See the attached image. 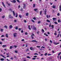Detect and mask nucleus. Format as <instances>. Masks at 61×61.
<instances>
[{"label": "nucleus", "mask_w": 61, "mask_h": 61, "mask_svg": "<svg viewBox=\"0 0 61 61\" xmlns=\"http://www.w3.org/2000/svg\"><path fill=\"white\" fill-rule=\"evenodd\" d=\"M10 2H11L12 3H16V1L14 0H13L12 1L10 0Z\"/></svg>", "instance_id": "f257e3e1"}, {"label": "nucleus", "mask_w": 61, "mask_h": 61, "mask_svg": "<svg viewBox=\"0 0 61 61\" xmlns=\"http://www.w3.org/2000/svg\"><path fill=\"white\" fill-rule=\"evenodd\" d=\"M9 17L10 18V19H13V17L11 16V15H10L9 16Z\"/></svg>", "instance_id": "f03ea898"}, {"label": "nucleus", "mask_w": 61, "mask_h": 61, "mask_svg": "<svg viewBox=\"0 0 61 61\" xmlns=\"http://www.w3.org/2000/svg\"><path fill=\"white\" fill-rule=\"evenodd\" d=\"M2 5L3 6V7H4L5 8V4H4V3H3V2H2Z\"/></svg>", "instance_id": "7ed1b4c3"}, {"label": "nucleus", "mask_w": 61, "mask_h": 61, "mask_svg": "<svg viewBox=\"0 0 61 61\" xmlns=\"http://www.w3.org/2000/svg\"><path fill=\"white\" fill-rule=\"evenodd\" d=\"M16 35H17L16 33H13V36L14 37H16L17 36H16Z\"/></svg>", "instance_id": "20e7f679"}, {"label": "nucleus", "mask_w": 61, "mask_h": 61, "mask_svg": "<svg viewBox=\"0 0 61 61\" xmlns=\"http://www.w3.org/2000/svg\"><path fill=\"white\" fill-rule=\"evenodd\" d=\"M30 50L33 51L34 50V48L32 47H30Z\"/></svg>", "instance_id": "39448f33"}, {"label": "nucleus", "mask_w": 61, "mask_h": 61, "mask_svg": "<svg viewBox=\"0 0 61 61\" xmlns=\"http://www.w3.org/2000/svg\"><path fill=\"white\" fill-rule=\"evenodd\" d=\"M33 30H36V27H33V28L32 29Z\"/></svg>", "instance_id": "423d86ee"}, {"label": "nucleus", "mask_w": 61, "mask_h": 61, "mask_svg": "<svg viewBox=\"0 0 61 61\" xmlns=\"http://www.w3.org/2000/svg\"><path fill=\"white\" fill-rule=\"evenodd\" d=\"M46 17H47V18L48 19V18H49L48 16V15H46ZM49 18H50V15H49Z\"/></svg>", "instance_id": "0eeeda50"}, {"label": "nucleus", "mask_w": 61, "mask_h": 61, "mask_svg": "<svg viewBox=\"0 0 61 61\" xmlns=\"http://www.w3.org/2000/svg\"><path fill=\"white\" fill-rule=\"evenodd\" d=\"M23 5H24V6H23V9H24V8H25L26 7H25V4H23Z\"/></svg>", "instance_id": "6e6552de"}, {"label": "nucleus", "mask_w": 61, "mask_h": 61, "mask_svg": "<svg viewBox=\"0 0 61 61\" xmlns=\"http://www.w3.org/2000/svg\"><path fill=\"white\" fill-rule=\"evenodd\" d=\"M32 42H35L36 43L38 42V41L36 40H32Z\"/></svg>", "instance_id": "1a4fd4ad"}, {"label": "nucleus", "mask_w": 61, "mask_h": 61, "mask_svg": "<svg viewBox=\"0 0 61 61\" xmlns=\"http://www.w3.org/2000/svg\"><path fill=\"white\" fill-rule=\"evenodd\" d=\"M59 10L60 11H61V5H60L59 6Z\"/></svg>", "instance_id": "9d476101"}, {"label": "nucleus", "mask_w": 61, "mask_h": 61, "mask_svg": "<svg viewBox=\"0 0 61 61\" xmlns=\"http://www.w3.org/2000/svg\"><path fill=\"white\" fill-rule=\"evenodd\" d=\"M12 12L13 13V15L14 16H15V12H14V11H12Z\"/></svg>", "instance_id": "9b49d317"}, {"label": "nucleus", "mask_w": 61, "mask_h": 61, "mask_svg": "<svg viewBox=\"0 0 61 61\" xmlns=\"http://www.w3.org/2000/svg\"><path fill=\"white\" fill-rule=\"evenodd\" d=\"M54 35L55 36H56L57 35L56 31H55V33H54Z\"/></svg>", "instance_id": "f8f14e48"}, {"label": "nucleus", "mask_w": 61, "mask_h": 61, "mask_svg": "<svg viewBox=\"0 0 61 61\" xmlns=\"http://www.w3.org/2000/svg\"><path fill=\"white\" fill-rule=\"evenodd\" d=\"M10 28H13V26L12 25H10L9 26Z\"/></svg>", "instance_id": "ddd939ff"}, {"label": "nucleus", "mask_w": 61, "mask_h": 61, "mask_svg": "<svg viewBox=\"0 0 61 61\" xmlns=\"http://www.w3.org/2000/svg\"><path fill=\"white\" fill-rule=\"evenodd\" d=\"M6 45H3L2 47H6Z\"/></svg>", "instance_id": "4468645a"}, {"label": "nucleus", "mask_w": 61, "mask_h": 61, "mask_svg": "<svg viewBox=\"0 0 61 61\" xmlns=\"http://www.w3.org/2000/svg\"><path fill=\"white\" fill-rule=\"evenodd\" d=\"M44 35L46 36H48V35L47 34H46V33H44Z\"/></svg>", "instance_id": "2eb2a0df"}, {"label": "nucleus", "mask_w": 61, "mask_h": 61, "mask_svg": "<svg viewBox=\"0 0 61 61\" xmlns=\"http://www.w3.org/2000/svg\"><path fill=\"white\" fill-rule=\"evenodd\" d=\"M46 21H47V22H49V23H50V21L49 20H48V19H47V20Z\"/></svg>", "instance_id": "dca6fc26"}, {"label": "nucleus", "mask_w": 61, "mask_h": 61, "mask_svg": "<svg viewBox=\"0 0 61 61\" xmlns=\"http://www.w3.org/2000/svg\"><path fill=\"white\" fill-rule=\"evenodd\" d=\"M46 9H45V10L44 11V12H45V15H46Z\"/></svg>", "instance_id": "f3484780"}, {"label": "nucleus", "mask_w": 61, "mask_h": 61, "mask_svg": "<svg viewBox=\"0 0 61 61\" xmlns=\"http://www.w3.org/2000/svg\"><path fill=\"white\" fill-rule=\"evenodd\" d=\"M4 27H5L6 28V29H7V28L8 27L6 25H5L4 26Z\"/></svg>", "instance_id": "a211bd4d"}, {"label": "nucleus", "mask_w": 61, "mask_h": 61, "mask_svg": "<svg viewBox=\"0 0 61 61\" xmlns=\"http://www.w3.org/2000/svg\"><path fill=\"white\" fill-rule=\"evenodd\" d=\"M5 36L7 38H8V34H6Z\"/></svg>", "instance_id": "6ab92c4d"}, {"label": "nucleus", "mask_w": 61, "mask_h": 61, "mask_svg": "<svg viewBox=\"0 0 61 61\" xmlns=\"http://www.w3.org/2000/svg\"><path fill=\"white\" fill-rule=\"evenodd\" d=\"M30 26L29 25L28 26V28H29V29L30 30H31V29L30 28Z\"/></svg>", "instance_id": "aec40b11"}, {"label": "nucleus", "mask_w": 61, "mask_h": 61, "mask_svg": "<svg viewBox=\"0 0 61 61\" xmlns=\"http://www.w3.org/2000/svg\"><path fill=\"white\" fill-rule=\"evenodd\" d=\"M56 19V18H52V19L53 20Z\"/></svg>", "instance_id": "412c9836"}, {"label": "nucleus", "mask_w": 61, "mask_h": 61, "mask_svg": "<svg viewBox=\"0 0 61 61\" xmlns=\"http://www.w3.org/2000/svg\"><path fill=\"white\" fill-rule=\"evenodd\" d=\"M0 60L1 61H3L4 60V59L3 58L0 59Z\"/></svg>", "instance_id": "4be33fe9"}, {"label": "nucleus", "mask_w": 61, "mask_h": 61, "mask_svg": "<svg viewBox=\"0 0 61 61\" xmlns=\"http://www.w3.org/2000/svg\"><path fill=\"white\" fill-rule=\"evenodd\" d=\"M13 48V47L12 46H10V49H12V48Z\"/></svg>", "instance_id": "5701e85b"}, {"label": "nucleus", "mask_w": 61, "mask_h": 61, "mask_svg": "<svg viewBox=\"0 0 61 61\" xmlns=\"http://www.w3.org/2000/svg\"><path fill=\"white\" fill-rule=\"evenodd\" d=\"M29 13H26V16H27L28 15Z\"/></svg>", "instance_id": "b1692460"}, {"label": "nucleus", "mask_w": 61, "mask_h": 61, "mask_svg": "<svg viewBox=\"0 0 61 61\" xmlns=\"http://www.w3.org/2000/svg\"><path fill=\"white\" fill-rule=\"evenodd\" d=\"M56 6H52V8H56Z\"/></svg>", "instance_id": "393cba45"}, {"label": "nucleus", "mask_w": 61, "mask_h": 61, "mask_svg": "<svg viewBox=\"0 0 61 61\" xmlns=\"http://www.w3.org/2000/svg\"><path fill=\"white\" fill-rule=\"evenodd\" d=\"M16 15L15 16V17H18V14L17 13H16Z\"/></svg>", "instance_id": "a878e982"}, {"label": "nucleus", "mask_w": 61, "mask_h": 61, "mask_svg": "<svg viewBox=\"0 0 61 61\" xmlns=\"http://www.w3.org/2000/svg\"><path fill=\"white\" fill-rule=\"evenodd\" d=\"M60 35V33L58 34V35H57V37H59V36Z\"/></svg>", "instance_id": "bb28decb"}, {"label": "nucleus", "mask_w": 61, "mask_h": 61, "mask_svg": "<svg viewBox=\"0 0 61 61\" xmlns=\"http://www.w3.org/2000/svg\"><path fill=\"white\" fill-rule=\"evenodd\" d=\"M42 13V11H41L40 12V15H41Z\"/></svg>", "instance_id": "cd10ccee"}, {"label": "nucleus", "mask_w": 61, "mask_h": 61, "mask_svg": "<svg viewBox=\"0 0 61 61\" xmlns=\"http://www.w3.org/2000/svg\"><path fill=\"white\" fill-rule=\"evenodd\" d=\"M58 23H60V22H61V21H60V20L59 19H58Z\"/></svg>", "instance_id": "c85d7f7f"}, {"label": "nucleus", "mask_w": 61, "mask_h": 61, "mask_svg": "<svg viewBox=\"0 0 61 61\" xmlns=\"http://www.w3.org/2000/svg\"><path fill=\"white\" fill-rule=\"evenodd\" d=\"M34 10L35 11H36L38 10V9H34Z\"/></svg>", "instance_id": "c756f323"}, {"label": "nucleus", "mask_w": 61, "mask_h": 61, "mask_svg": "<svg viewBox=\"0 0 61 61\" xmlns=\"http://www.w3.org/2000/svg\"><path fill=\"white\" fill-rule=\"evenodd\" d=\"M54 23L55 24H57L58 23H57V22H56L55 21V22H54Z\"/></svg>", "instance_id": "7c9ffc66"}, {"label": "nucleus", "mask_w": 61, "mask_h": 61, "mask_svg": "<svg viewBox=\"0 0 61 61\" xmlns=\"http://www.w3.org/2000/svg\"><path fill=\"white\" fill-rule=\"evenodd\" d=\"M60 14L59 13H57V15L58 16H59L60 15Z\"/></svg>", "instance_id": "2f4dec72"}, {"label": "nucleus", "mask_w": 61, "mask_h": 61, "mask_svg": "<svg viewBox=\"0 0 61 61\" xmlns=\"http://www.w3.org/2000/svg\"><path fill=\"white\" fill-rule=\"evenodd\" d=\"M47 53H45V54H44V55L45 56H47Z\"/></svg>", "instance_id": "473e14b6"}, {"label": "nucleus", "mask_w": 61, "mask_h": 61, "mask_svg": "<svg viewBox=\"0 0 61 61\" xmlns=\"http://www.w3.org/2000/svg\"><path fill=\"white\" fill-rule=\"evenodd\" d=\"M27 58H31V57H29V56H27Z\"/></svg>", "instance_id": "72a5a7b5"}, {"label": "nucleus", "mask_w": 61, "mask_h": 61, "mask_svg": "<svg viewBox=\"0 0 61 61\" xmlns=\"http://www.w3.org/2000/svg\"><path fill=\"white\" fill-rule=\"evenodd\" d=\"M42 31L43 33H44V30L43 29H42Z\"/></svg>", "instance_id": "f704fd0d"}, {"label": "nucleus", "mask_w": 61, "mask_h": 61, "mask_svg": "<svg viewBox=\"0 0 61 61\" xmlns=\"http://www.w3.org/2000/svg\"><path fill=\"white\" fill-rule=\"evenodd\" d=\"M51 27H52V28H54V27H53V25H51Z\"/></svg>", "instance_id": "c9c22d12"}, {"label": "nucleus", "mask_w": 61, "mask_h": 61, "mask_svg": "<svg viewBox=\"0 0 61 61\" xmlns=\"http://www.w3.org/2000/svg\"><path fill=\"white\" fill-rule=\"evenodd\" d=\"M37 56H33V57L34 58H36L37 57Z\"/></svg>", "instance_id": "e433bc0d"}, {"label": "nucleus", "mask_w": 61, "mask_h": 61, "mask_svg": "<svg viewBox=\"0 0 61 61\" xmlns=\"http://www.w3.org/2000/svg\"><path fill=\"white\" fill-rule=\"evenodd\" d=\"M24 22H25V23L26 22V20H24Z\"/></svg>", "instance_id": "4c0bfd02"}, {"label": "nucleus", "mask_w": 61, "mask_h": 61, "mask_svg": "<svg viewBox=\"0 0 61 61\" xmlns=\"http://www.w3.org/2000/svg\"><path fill=\"white\" fill-rule=\"evenodd\" d=\"M3 29H1V30H0L2 32H3Z\"/></svg>", "instance_id": "58836bf2"}, {"label": "nucleus", "mask_w": 61, "mask_h": 61, "mask_svg": "<svg viewBox=\"0 0 61 61\" xmlns=\"http://www.w3.org/2000/svg\"><path fill=\"white\" fill-rule=\"evenodd\" d=\"M36 47H38V48H40L41 47V46H36Z\"/></svg>", "instance_id": "ea45409f"}, {"label": "nucleus", "mask_w": 61, "mask_h": 61, "mask_svg": "<svg viewBox=\"0 0 61 61\" xmlns=\"http://www.w3.org/2000/svg\"><path fill=\"white\" fill-rule=\"evenodd\" d=\"M18 29V28L17 27H15V29H16V30H17V29Z\"/></svg>", "instance_id": "a19ab883"}, {"label": "nucleus", "mask_w": 61, "mask_h": 61, "mask_svg": "<svg viewBox=\"0 0 61 61\" xmlns=\"http://www.w3.org/2000/svg\"><path fill=\"white\" fill-rule=\"evenodd\" d=\"M14 46V47H15V48H16L17 47V46H16V45Z\"/></svg>", "instance_id": "79ce46f5"}, {"label": "nucleus", "mask_w": 61, "mask_h": 61, "mask_svg": "<svg viewBox=\"0 0 61 61\" xmlns=\"http://www.w3.org/2000/svg\"><path fill=\"white\" fill-rule=\"evenodd\" d=\"M9 10L10 11H12V10H11V9H10Z\"/></svg>", "instance_id": "37998d69"}, {"label": "nucleus", "mask_w": 61, "mask_h": 61, "mask_svg": "<svg viewBox=\"0 0 61 61\" xmlns=\"http://www.w3.org/2000/svg\"><path fill=\"white\" fill-rule=\"evenodd\" d=\"M5 16L4 15L2 16V18L3 19H4L5 18Z\"/></svg>", "instance_id": "c03bdc74"}, {"label": "nucleus", "mask_w": 61, "mask_h": 61, "mask_svg": "<svg viewBox=\"0 0 61 61\" xmlns=\"http://www.w3.org/2000/svg\"><path fill=\"white\" fill-rule=\"evenodd\" d=\"M36 59V58H32V60H35V59Z\"/></svg>", "instance_id": "a18cd8bd"}, {"label": "nucleus", "mask_w": 61, "mask_h": 61, "mask_svg": "<svg viewBox=\"0 0 61 61\" xmlns=\"http://www.w3.org/2000/svg\"><path fill=\"white\" fill-rule=\"evenodd\" d=\"M1 37H4V35H2V36H1Z\"/></svg>", "instance_id": "49530a36"}, {"label": "nucleus", "mask_w": 61, "mask_h": 61, "mask_svg": "<svg viewBox=\"0 0 61 61\" xmlns=\"http://www.w3.org/2000/svg\"><path fill=\"white\" fill-rule=\"evenodd\" d=\"M31 37H32V39H33L34 38V37L32 36H31Z\"/></svg>", "instance_id": "de8ad7c7"}, {"label": "nucleus", "mask_w": 61, "mask_h": 61, "mask_svg": "<svg viewBox=\"0 0 61 61\" xmlns=\"http://www.w3.org/2000/svg\"><path fill=\"white\" fill-rule=\"evenodd\" d=\"M2 11V9H1V8H0V12H1Z\"/></svg>", "instance_id": "09e8293b"}, {"label": "nucleus", "mask_w": 61, "mask_h": 61, "mask_svg": "<svg viewBox=\"0 0 61 61\" xmlns=\"http://www.w3.org/2000/svg\"><path fill=\"white\" fill-rule=\"evenodd\" d=\"M14 22H17L16 20H14Z\"/></svg>", "instance_id": "8fccbe9b"}, {"label": "nucleus", "mask_w": 61, "mask_h": 61, "mask_svg": "<svg viewBox=\"0 0 61 61\" xmlns=\"http://www.w3.org/2000/svg\"><path fill=\"white\" fill-rule=\"evenodd\" d=\"M15 52L16 53H17L18 52H17V51H15Z\"/></svg>", "instance_id": "3c124183"}, {"label": "nucleus", "mask_w": 61, "mask_h": 61, "mask_svg": "<svg viewBox=\"0 0 61 61\" xmlns=\"http://www.w3.org/2000/svg\"><path fill=\"white\" fill-rule=\"evenodd\" d=\"M33 19L35 20H36V18L35 17H34Z\"/></svg>", "instance_id": "603ef678"}, {"label": "nucleus", "mask_w": 61, "mask_h": 61, "mask_svg": "<svg viewBox=\"0 0 61 61\" xmlns=\"http://www.w3.org/2000/svg\"><path fill=\"white\" fill-rule=\"evenodd\" d=\"M51 24L50 23V25L49 26V27H50L51 26Z\"/></svg>", "instance_id": "864d4df0"}, {"label": "nucleus", "mask_w": 61, "mask_h": 61, "mask_svg": "<svg viewBox=\"0 0 61 61\" xmlns=\"http://www.w3.org/2000/svg\"><path fill=\"white\" fill-rule=\"evenodd\" d=\"M34 55H38V54L37 53H35L34 54Z\"/></svg>", "instance_id": "5fc2aeb1"}, {"label": "nucleus", "mask_w": 61, "mask_h": 61, "mask_svg": "<svg viewBox=\"0 0 61 61\" xmlns=\"http://www.w3.org/2000/svg\"><path fill=\"white\" fill-rule=\"evenodd\" d=\"M51 54H48V56H51Z\"/></svg>", "instance_id": "6e6d98bb"}, {"label": "nucleus", "mask_w": 61, "mask_h": 61, "mask_svg": "<svg viewBox=\"0 0 61 61\" xmlns=\"http://www.w3.org/2000/svg\"><path fill=\"white\" fill-rule=\"evenodd\" d=\"M32 22H33V23H34V20H32Z\"/></svg>", "instance_id": "4d7b16f0"}, {"label": "nucleus", "mask_w": 61, "mask_h": 61, "mask_svg": "<svg viewBox=\"0 0 61 61\" xmlns=\"http://www.w3.org/2000/svg\"><path fill=\"white\" fill-rule=\"evenodd\" d=\"M17 1L19 3H20V2H19V0H17Z\"/></svg>", "instance_id": "13d9d810"}, {"label": "nucleus", "mask_w": 61, "mask_h": 61, "mask_svg": "<svg viewBox=\"0 0 61 61\" xmlns=\"http://www.w3.org/2000/svg\"><path fill=\"white\" fill-rule=\"evenodd\" d=\"M35 6V4H33V7H34Z\"/></svg>", "instance_id": "bf43d9fd"}, {"label": "nucleus", "mask_w": 61, "mask_h": 61, "mask_svg": "<svg viewBox=\"0 0 61 61\" xmlns=\"http://www.w3.org/2000/svg\"><path fill=\"white\" fill-rule=\"evenodd\" d=\"M61 54V52H60L59 53H58V56H59L60 55V54Z\"/></svg>", "instance_id": "052dcab7"}, {"label": "nucleus", "mask_w": 61, "mask_h": 61, "mask_svg": "<svg viewBox=\"0 0 61 61\" xmlns=\"http://www.w3.org/2000/svg\"><path fill=\"white\" fill-rule=\"evenodd\" d=\"M25 35H27V32H25Z\"/></svg>", "instance_id": "680f3d73"}, {"label": "nucleus", "mask_w": 61, "mask_h": 61, "mask_svg": "<svg viewBox=\"0 0 61 61\" xmlns=\"http://www.w3.org/2000/svg\"><path fill=\"white\" fill-rule=\"evenodd\" d=\"M54 44H55V45H57V44H56L57 43H56L54 42Z\"/></svg>", "instance_id": "e2e57ef3"}, {"label": "nucleus", "mask_w": 61, "mask_h": 61, "mask_svg": "<svg viewBox=\"0 0 61 61\" xmlns=\"http://www.w3.org/2000/svg\"><path fill=\"white\" fill-rule=\"evenodd\" d=\"M41 23V21H39L38 22V24H40V23Z\"/></svg>", "instance_id": "0e129e2a"}, {"label": "nucleus", "mask_w": 61, "mask_h": 61, "mask_svg": "<svg viewBox=\"0 0 61 61\" xmlns=\"http://www.w3.org/2000/svg\"><path fill=\"white\" fill-rule=\"evenodd\" d=\"M41 48H45V47H43V46H42V47H41Z\"/></svg>", "instance_id": "69168bd1"}, {"label": "nucleus", "mask_w": 61, "mask_h": 61, "mask_svg": "<svg viewBox=\"0 0 61 61\" xmlns=\"http://www.w3.org/2000/svg\"><path fill=\"white\" fill-rule=\"evenodd\" d=\"M8 5L9 6H10V4H8Z\"/></svg>", "instance_id": "338daca9"}, {"label": "nucleus", "mask_w": 61, "mask_h": 61, "mask_svg": "<svg viewBox=\"0 0 61 61\" xmlns=\"http://www.w3.org/2000/svg\"><path fill=\"white\" fill-rule=\"evenodd\" d=\"M19 17H20V18H21V16L20 15H19Z\"/></svg>", "instance_id": "774afa93"}]
</instances>
